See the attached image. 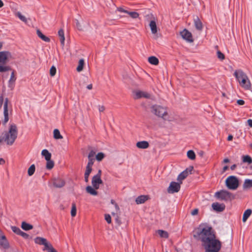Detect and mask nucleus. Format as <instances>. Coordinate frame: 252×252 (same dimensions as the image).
Here are the masks:
<instances>
[{
	"label": "nucleus",
	"instance_id": "nucleus-55",
	"mask_svg": "<svg viewBox=\"0 0 252 252\" xmlns=\"http://www.w3.org/2000/svg\"><path fill=\"white\" fill-rule=\"evenodd\" d=\"M47 252H57V251L53 248L52 245L50 246V247L47 250Z\"/></svg>",
	"mask_w": 252,
	"mask_h": 252
},
{
	"label": "nucleus",
	"instance_id": "nucleus-45",
	"mask_svg": "<svg viewBox=\"0 0 252 252\" xmlns=\"http://www.w3.org/2000/svg\"><path fill=\"white\" fill-rule=\"evenodd\" d=\"M104 157V155L102 153H99L96 156V159L98 161H101Z\"/></svg>",
	"mask_w": 252,
	"mask_h": 252
},
{
	"label": "nucleus",
	"instance_id": "nucleus-36",
	"mask_svg": "<svg viewBox=\"0 0 252 252\" xmlns=\"http://www.w3.org/2000/svg\"><path fill=\"white\" fill-rule=\"evenodd\" d=\"M84 65V61L83 59H80L79 61L78 65L76 68L77 71L78 72L81 71L83 69V66Z\"/></svg>",
	"mask_w": 252,
	"mask_h": 252
},
{
	"label": "nucleus",
	"instance_id": "nucleus-37",
	"mask_svg": "<svg viewBox=\"0 0 252 252\" xmlns=\"http://www.w3.org/2000/svg\"><path fill=\"white\" fill-rule=\"evenodd\" d=\"M35 165L34 164H32V165H31V166L29 168L28 170V173L29 176H32L34 174V173L35 172Z\"/></svg>",
	"mask_w": 252,
	"mask_h": 252
},
{
	"label": "nucleus",
	"instance_id": "nucleus-47",
	"mask_svg": "<svg viewBox=\"0 0 252 252\" xmlns=\"http://www.w3.org/2000/svg\"><path fill=\"white\" fill-rule=\"evenodd\" d=\"M217 57L220 60H223L224 59V55L221 53L220 51H217Z\"/></svg>",
	"mask_w": 252,
	"mask_h": 252
},
{
	"label": "nucleus",
	"instance_id": "nucleus-21",
	"mask_svg": "<svg viewBox=\"0 0 252 252\" xmlns=\"http://www.w3.org/2000/svg\"><path fill=\"white\" fill-rule=\"evenodd\" d=\"M136 146L139 149H145L149 147V144L146 141H142L138 142L136 143Z\"/></svg>",
	"mask_w": 252,
	"mask_h": 252
},
{
	"label": "nucleus",
	"instance_id": "nucleus-58",
	"mask_svg": "<svg viewBox=\"0 0 252 252\" xmlns=\"http://www.w3.org/2000/svg\"><path fill=\"white\" fill-rule=\"evenodd\" d=\"M237 103L239 105H243L245 104V101L242 99H238Z\"/></svg>",
	"mask_w": 252,
	"mask_h": 252
},
{
	"label": "nucleus",
	"instance_id": "nucleus-34",
	"mask_svg": "<svg viewBox=\"0 0 252 252\" xmlns=\"http://www.w3.org/2000/svg\"><path fill=\"white\" fill-rule=\"evenodd\" d=\"M187 157L189 159H190L191 160H194L195 159L196 156H195V154L193 151L189 150L187 152Z\"/></svg>",
	"mask_w": 252,
	"mask_h": 252
},
{
	"label": "nucleus",
	"instance_id": "nucleus-43",
	"mask_svg": "<svg viewBox=\"0 0 252 252\" xmlns=\"http://www.w3.org/2000/svg\"><path fill=\"white\" fill-rule=\"evenodd\" d=\"M16 15L18 17V18L21 20L23 22H25V23H27V19L26 18L22 15V14L20 12H18L17 13H16Z\"/></svg>",
	"mask_w": 252,
	"mask_h": 252
},
{
	"label": "nucleus",
	"instance_id": "nucleus-16",
	"mask_svg": "<svg viewBox=\"0 0 252 252\" xmlns=\"http://www.w3.org/2000/svg\"><path fill=\"white\" fill-rule=\"evenodd\" d=\"M103 183L102 180L101 178L94 176L92 180V184L93 187L95 189H97L99 188V185Z\"/></svg>",
	"mask_w": 252,
	"mask_h": 252
},
{
	"label": "nucleus",
	"instance_id": "nucleus-20",
	"mask_svg": "<svg viewBox=\"0 0 252 252\" xmlns=\"http://www.w3.org/2000/svg\"><path fill=\"white\" fill-rule=\"evenodd\" d=\"M0 246L3 249H8L9 248V244L5 236V238H0Z\"/></svg>",
	"mask_w": 252,
	"mask_h": 252
},
{
	"label": "nucleus",
	"instance_id": "nucleus-27",
	"mask_svg": "<svg viewBox=\"0 0 252 252\" xmlns=\"http://www.w3.org/2000/svg\"><path fill=\"white\" fill-rule=\"evenodd\" d=\"M22 228L26 231H28L33 228V226L25 221H23L21 224Z\"/></svg>",
	"mask_w": 252,
	"mask_h": 252
},
{
	"label": "nucleus",
	"instance_id": "nucleus-8",
	"mask_svg": "<svg viewBox=\"0 0 252 252\" xmlns=\"http://www.w3.org/2000/svg\"><path fill=\"white\" fill-rule=\"evenodd\" d=\"M35 243L40 245H43L44 248L43 251H47L52 245L51 243L48 242L46 239L40 237H37L34 239Z\"/></svg>",
	"mask_w": 252,
	"mask_h": 252
},
{
	"label": "nucleus",
	"instance_id": "nucleus-49",
	"mask_svg": "<svg viewBox=\"0 0 252 252\" xmlns=\"http://www.w3.org/2000/svg\"><path fill=\"white\" fill-rule=\"evenodd\" d=\"M105 220L107 221V222L109 224L111 223V217L109 214L105 215Z\"/></svg>",
	"mask_w": 252,
	"mask_h": 252
},
{
	"label": "nucleus",
	"instance_id": "nucleus-12",
	"mask_svg": "<svg viewBox=\"0 0 252 252\" xmlns=\"http://www.w3.org/2000/svg\"><path fill=\"white\" fill-rule=\"evenodd\" d=\"M135 99H140L141 98H149L151 97V94L146 92H144L140 90L135 91L134 92Z\"/></svg>",
	"mask_w": 252,
	"mask_h": 252
},
{
	"label": "nucleus",
	"instance_id": "nucleus-42",
	"mask_svg": "<svg viewBox=\"0 0 252 252\" xmlns=\"http://www.w3.org/2000/svg\"><path fill=\"white\" fill-rule=\"evenodd\" d=\"M128 14L131 18L133 19H136L139 17V14L136 12H129L128 11Z\"/></svg>",
	"mask_w": 252,
	"mask_h": 252
},
{
	"label": "nucleus",
	"instance_id": "nucleus-38",
	"mask_svg": "<svg viewBox=\"0 0 252 252\" xmlns=\"http://www.w3.org/2000/svg\"><path fill=\"white\" fill-rule=\"evenodd\" d=\"M11 70V68L9 66L0 65V72H4Z\"/></svg>",
	"mask_w": 252,
	"mask_h": 252
},
{
	"label": "nucleus",
	"instance_id": "nucleus-5",
	"mask_svg": "<svg viewBox=\"0 0 252 252\" xmlns=\"http://www.w3.org/2000/svg\"><path fill=\"white\" fill-rule=\"evenodd\" d=\"M150 111L154 115L164 120H165V117L168 115L167 108L158 104L151 105Z\"/></svg>",
	"mask_w": 252,
	"mask_h": 252
},
{
	"label": "nucleus",
	"instance_id": "nucleus-33",
	"mask_svg": "<svg viewBox=\"0 0 252 252\" xmlns=\"http://www.w3.org/2000/svg\"><path fill=\"white\" fill-rule=\"evenodd\" d=\"M157 232L160 237L162 238H167L169 236L168 232L164 230H158Z\"/></svg>",
	"mask_w": 252,
	"mask_h": 252
},
{
	"label": "nucleus",
	"instance_id": "nucleus-2",
	"mask_svg": "<svg viewBox=\"0 0 252 252\" xmlns=\"http://www.w3.org/2000/svg\"><path fill=\"white\" fill-rule=\"evenodd\" d=\"M17 135V126L15 124H11L9 125L8 131L3 132L1 137L7 145H12L16 139Z\"/></svg>",
	"mask_w": 252,
	"mask_h": 252
},
{
	"label": "nucleus",
	"instance_id": "nucleus-28",
	"mask_svg": "<svg viewBox=\"0 0 252 252\" xmlns=\"http://www.w3.org/2000/svg\"><path fill=\"white\" fill-rule=\"evenodd\" d=\"M86 191L91 195H97V191L95 190V189L94 187L93 188L91 186H89L86 187Z\"/></svg>",
	"mask_w": 252,
	"mask_h": 252
},
{
	"label": "nucleus",
	"instance_id": "nucleus-61",
	"mask_svg": "<svg viewBox=\"0 0 252 252\" xmlns=\"http://www.w3.org/2000/svg\"><path fill=\"white\" fill-rule=\"evenodd\" d=\"M101 170H99L98 171L97 173L95 175H94V176L99 177V178H101Z\"/></svg>",
	"mask_w": 252,
	"mask_h": 252
},
{
	"label": "nucleus",
	"instance_id": "nucleus-1",
	"mask_svg": "<svg viewBox=\"0 0 252 252\" xmlns=\"http://www.w3.org/2000/svg\"><path fill=\"white\" fill-rule=\"evenodd\" d=\"M193 237L200 240L203 244L208 241L206 239L214 238L215 234L211 226L202 224L194 231Z\"/></svg>",
	"mask_w": 252,
	"mask_h": 252
},
{
	"label": "nucleus",
	"instance_id": "nucleus-51",
	"mask_svg": "<svg viewBox=\"0 0 252 252\" xmlns=\"http://www.w3.org/2000/svg\"><path fill=\"white\" fill-rule=\"evenodd\" d=\"M19 235L21 236L22 237H23L24 239H28L30 237V236L29 234H28L27 233H26L22 231L21 232L20 234Z\"/></svg>",
	"mask_w": 252,
	"mask_h": 252
},
{
	"label": "nucleus",
	"instance_id": "nucleus-52",
	"mask_svg": "<svg viewBox=\"0 0 252 252\" xmlns=\"http://www.w3.org/2000/svg\"><path fill=\"white\" fill-rule=\"evenodd\" d=\"M76 21V27L79 31L83 30L82 26H81V24L79 23V21L78 20H75Z\"/></svg>",
	"mask_w": 252,
	"mask_h": 252
},
{
	"label": "nucleus",
	"instance_id": "nucleus-62",
	"mask_svg": "<svg viewBox=\"0 0 252 252\" xmlns=\"http://www.w3.org/2000/svg\"><path fill=\"white\" fill-rule=\"evenodd\" d=\"M247 123H248V124L249 125V126L251 127H252V119H249V120L247 121Z\"/></svg>",
	"mask_w": 252,
	"mask_h": 252
},
{
	"label": "nucleus",
	"instance_id": "nucleus-4",
	"mask_svg": "<svg viewBox=\"0 0 252 252\" xmlns=\"http://www.w3.org/2000/svg\"><path fill=\"white\" fill-rule=\"evenodd\" d=\"M208 241L203 244L204 247L205 251H214L217 252H219L221 247V243L218 239L211 238V239H207Z\"/></svg>",
	"mask_w": 252,
	"mask_h": 252
},
{
	"label": "nucleus",
	"instance_id": "nucleus-56",
	"mask_svg": "<svg viewBox=\"0 0 252 252\" xmlns=\"http://www.w3.org/2000/svg\"><path fill=\"white\" fill-rule=\"evenodd\" d=\"M47 252H57V251L53 248L52 245L50 246V247L47 250Z\"/></svg>",
	"mask_w": 252,
	"mask_h": 252
},
{
	"label": "nucleus",
	"instance_id": "nucleus-24",
	"mask_svg": "<svg viewBox=\"0 0 252 252\" xmlns=\"http://www.w3.org/2000/svg\"><path fill=\"white\" fill-rule=\"evenodd\" d=\"M36 33H37L38 36L39 38H40L42 40H43V41L47 42H50V38L49 37L46 36L45 35H44L39 30H37L36 31Z\"/></svg>",
	"mask_w": 252,
	"mask_h": 252
},
{
	"label": "nucleus",
	"instance_id": "nucleus-46",
	"mask_svg": "<svg viewBox=\"0 0 252 252\" xmlns=\"http://www.w3.org/2000/svg\"><path fill=\"white\" fill-rule=\"evenodd\" d=\"M56 73V68L54 66H52L50 69V74L51 76H54Z\"/></svg>",
	"mask_w": 252,
	"mask_h": 252
},
{
	"label": "nucleus",
	"instance_id": "nucleus-22",
	"mask_svg": "<svg viewBox=\"0 0 252 252\" xmlns=\"http://www.w3.org/2000/svg\"><path fill=\"white\" fill-rule=\"evenodd\" d=\"M149 26L150 27L151 32L153 34H155L157 33V26L156 22L155 20H151L150 21Z\"/></svg>",
	"mask_w": 252,
	"mask_h": 252
},
{
	"label": "nucleus",
	"instance_id": "nucleus-30",
	"mask_svg": "<svg viewBox=\"0 0 252 252\" xmlns=\"http://www.w3.org/2000/svg\"><path fill=\"white\" fill-rule=\"evenodd\" d=\"M41 155L44 157L46 160H49L51 158V154L46 149L42 151Z\"/></svg>",
	"mask_w": 252,
	"mask_h": 252
},
{
	"label": "nucleus",
	"instance_id": "nucleus-41",
	"mask_svg": "<svg viewBox=\"0 0 252 252\" xmlns=\"http://www.w3.org/2000/svg\"><path fill=\"white\" fill-rule=\"evenodd\" d=\"M11 228L13 232L19 235L20 234V233L22 231V230L19 227L15 226H12Z\"/></svg>",
	"mask_w": 252,
	"mask_h": 252
},
{
	"label": "nucleus",
	"instance_id": "nucleus-40",
	"mask_svg": "<svg viewBox=\"0 0 252 252\" xmlns=\"http://www.w3.org/2000/svg\"><path fill=\"white\" fill-rule=\"evenodd\" d=\"M76 215V207L75 203L72 204V207L71 210V215L72 217H75Z\"/></svg>",
	"mask_w": 252,
	"mask_h": 252
},
{
	"label": "nucleus",
	"instance_id": "nucleus-64",
	"mask_svg": "<svg viewBox=\"0 0 252 252\" xmlns=\"http://www.w3.org/2000/svg\"><path fill=\"white\" fill-rule=\"evenodd\" d=\"M233 139V136L232 135H229L227 137L228 141H231Z\"/></svg>",
	"mask_w": 252,
	"mask_h": 252
},
{
	"label": "nucleus",
	"instance_id": "nucleus-54",
	"mask_svg": "<svg viewBox=\"0 0 252 252\" xmlns=\"http://www.w3.org/2000/svg\"><path fill=\"white\" fill-rule=\"evenodd\" d=\"M117 10L118 11L121 12H124L125 13H128L127 10L124 9L123 7H117Z\"/></svg>",
	"mask_w": 252,
	"mask_h": 252
},
{
	"label": "nucleus",
	"instance_id": "nucleus-48",
	"mask_svg": "<svg viewBox=\"0 0 252 252\" xmlns=\"http://www.w3.org/2000/svg\"><path fill=\"white\" fill-rule=\"evenodd\" d=\"M92 171V167L86 166V171L85 172V174L86 175H90V173Z\"/></svg>",
	"mask_w": 252,
	"mask_h": 252
},
{
	"label": "nucleus",
	"instance_id": "nucleus-59",
	"mask_svg": "<svg viewBox=\"0 0 252 252\" xmlns=\"http://www.w3.org/2000/svg\"><path fill=\"white\" fill-rule=\"evenodd\" d=\"M3 103V96L2 95L0 96V109H1Z\"/></svg>",
	"mask_w": 252,
	"mask_h": 252
},
{
	"label": "nucleus",
	"instance_id": "nucleus-29",
	"mask_svg": "<svg viewBox=\"0 0 252 252\" xmlns=\"http://www.w3.org/2000/svg\"><path fill=\"white\" fill-rule=\"evenodd\" d=\"M252 213V211L250 209H248L245 211V212L243 214V220H242L243 222H245L247 220V219L249 218V217L251 215Z\"/></svg>",
	"mask_w": 252,
	"mask_h": 252
},
{
	"label": "nucleus",
	"instance_id": "nucleus-10",
	"mask_svg": "<svg viewBox=\"0 0 252 252\" xmlns=\"http://www.w3.org/2000/svg\"><path fill=\"white\" fill-rule=\"evenodd\" d=\"M181 184L180 182L179 183L171 182L167 189L168 192L169 193L178 192L180 189Z\"/></svg>",
	"mask_w": 252,
	"mask_h": 252
},
{
	"label": "nucleus",
	"instance_id": "nucleus-35",
	"mask_svg": "<svg viewBox=\"0 0 252 252\" xmlns=\"http://www.w3.org/2000/svg\"><path fill=\"white\" fill-rule=\"evenodd\" d=\"M242 158L243 162L248 163V164H251L252 163V158L250 156L248 155L243 156Z\"/></svg>",
	"mask_w": 252,
	"mask_h": 252
},
{
	"label": "nucleus",
	"instance_id": "nucleus-15",
	"mask_svg": "<svg viewBox=\"0 0 252 252\" xmlns=\"http://www.w3.org/2000/svg\"><path fill=\"white\" fill-rule=\"evenodd\" d=\"M11 56V53L8 51L0 52V63L3 64L6 63L8 58Z\"/></svg>",
	"mask_w": 252,
	"mask_h": 252
},
{
	"label": "nucleus",
	"instance_id": "nucleus-23",
	"mask_svg": "<svg viewBox=\"0 0 252 252\" xmlns=\"http://www.w3.org/2000/svg\"><path fill=\"white\" fill-rule=\"evenodd\" d=\"M148 198V197L147 195H140L136 198L135 202L137 204L144 203Z\"/></svg>",
	"mask_w": 252,
	"mask_h": 252
},
{
	"label": "nucleus",
	"instance_id": "nucleus-19",
	"mask_svg": "<svg viewBox=\"0 0 252 252\" xmlns=\"http://www.w3.org/2000/svg\"><path fill=\"white\" fill-rule=\"evenodd\" d=\"M193 21L195 28L198 31H201L203 29L202 23L197 16L194 18Z\"/></svg>",
	"mask_w": 252,
	"mask_h": 252
},
{
	"label": "nucleus",
	"instance_id": "nucleus-18",
	"mask_svg": "<svg viewBox=\"0 0 252 252\" xmlns=\"http://www.w3.org/2000/svg\"><path fill=\"white\" fill-rule=\"evenodd\" d=\"M16 80V77L15 76L14 71L13 70L11 74L10 78L8 81V86L10 89L11 90H12L15 87Z\"/></svg>",
	"mask_w": 252,
	"mask_h": 252
},
{
	"label": "nucleus",
	"instance_id": "nucleus-44",
	"mask_svg": "<svg viewBox=\"0 0 252 252\" xmlns=\"http://www.w3.org/2000/svg\"><path fill=\"white\" fill-rule=\"evenodd\" d=\"M112 215L113 216H115L116 218H115V222L119 225L120 226L122 222H121V221L120 220V219L119 218V217H118L117 215H116L115 213H112Z\"/></svg>",
	"mask_w": 252,
	"mask_h": 252
},
{
	"label": "nucleus",
	"instance_id": "nucleus-60",
	"mask_svg": "<svg viewBox=\"0 0 252 252\" xmlns=\"http://www.w3.org/2000/svg\"><path fill=\"white\" fill-rule=\"evenodd\" d=\"M98 110L100 112H103L105 110V107L103 105H99L98 106Z\"/></svg>",
	"mask_w": 252,
	"mask_h": 252
},
{
	"label": "nucleus",
	"instance_id": "nucleus-32",
	"mask_svg": "<svg viewBox=\"0 0 252 252\" xmlns=\"http://www.w3.org/2000/svg\"><path fill=\"white\" fill-rule=\"evenodd\" d=\"M54 138L56 139H62L63 136L61 135L59 129H55L53 131Z\"/></svg>",
	"mask_w": 252,
	"mask_h": 252
},
{
	"label": "nucleus",
	"instance_id": "nucleus-3",
	"mask_svg": "<svg viewBox=\"0 0 252 252\" xmlns=\"http://www.w3.org/2000/svg\"><path fill=\"white\" fill-rule=\"evenodd\" d=\"M234 75L238 81L240 85L245 90H250L251 87V82L247 74L242 70H236Z\"/></svg>",
	"mask_w": 252,
	"mask_h": 252
},
{
	"label": "nucleus",
	"instance_id": "nucleus-14",
	"mask_svg": "<svg viewBox=\"0 0 252 252\" xmlns=\"http://www.w3.org/2000/svg\"><path fill=\"white\" fill-rule=\"evenodd\" d=\"M8 99L7 98L5 99L3 104V114H4V120L3 123L5 125L9 120L8 117Z\"/></svg>",
	"mask_w": 252,
	"mask_h": 252
},
{
	"label": "nucleus",
	"instance_id": "nucleus-25",
	"mask_svg": "<svg viewBox=\"0 0 252 252\" xmlns=\"http://www.w3.org/2000/svg\"><path fill=\"white\" fill-rule=\"evenodd\" d=\"M58 35L60 37V41L62 46H64V32L63 29H60L58 32Z\"/></svg>",
	"mask_w": 252,
	"mask_h": 252
},
{
	"label": "nucleus",
	"instance_id": "nucleus-17",
	"mask_svg": "<svg viewBox=\"0 0 252 252\" xmlns=\"http://www.w3.org/2000/svg\"><path fill=\"white\" fill-rule=\"evenodd\" d=\"M212 207L213 208V210L216 212H221L224 210L225 208V205L223 203L220 204L219 203L215 202L212 204Z\"/></svg>",
	"mask_w": 252,
	"mask_h": 252
},
{
	"label": "nucleus",
	"instance_id": "nucleus-50",
	"mask_svg": "<svg viewBox=\"0 0 252 252\" xmlns=\"http://www.w3.org/2000/svg\"><path fill=\"white\" fill-rule=\"evenodd\" d=\"M89 161L87 166L92 167L93 165L94 164V158H88Z\"/></svg>",
	"mask_w": 252,
	"mask_h": 252
},
{
	"label": "nucleus",
	"instance_id": "nucleus-6",
	"mask_svg": "<svg viewBox=\"0 0 252 252\" xmlns=\"http://www.w3.org/2000/svg\"><path fill=\"white\" fill-rule=\"evenodd\" d=\"M215 196L218 199L225 201H231L235 198V196L232 193L226 190L216 192Z\"/></svg>",
	"mask_w": 252,
	"mask_h": 252
},
{
	"label": "nucleus",
	"instance_id": "nucleus-53",
	"mask_svg": "<svg viewBox=\"0 0 252 252\" xmlns=\"http://www.w3.org/2000/svg\"><path fill=\"white\" fill-rule=\"evenodd\" d=\"M95 153L94 151H91L88 155V158H94Z\"/></svg>",
	"mask_w": 252,
	"mask_h": 252
},
{
	"label": "nucleus",
	"instance_id": "nucleus-26",
	"mask_svg": "<svg viewBox=\"0 0 252 252\" xmlns=\"http://www.w3.org/2000/svg\"><path fill=\"white\" fill-rule=\"evenodd\" d=\"M243 188L244 189L252 188V180L246 179L243 184Z\"/></svg>",
	"mask_w": 252,
	"mask_h": 252
},
{
	"label": "nucleus",
	"instance_id": "nucleus-7",
	"mask_svg": "<svg viewBox=\"0 0 252 252\" xmlns=\"http://www.w3.org/2000/svg\"><path fill=\"white\" fill-rule=\"evenodd\" d=\"M225 184L229 189L235 190L239 187V182L236 177L230 176L226 179Z\"/></svg>",
	"mask_w": 252,
	"mask_h": 252
},
{
	"label": "nucleus",
	"instance_id": "nucleus-39",
	"mask_svg": "<svg viewBox=\"0 0 252 252\" xmlns=\"http://www.w3.org/2000/svg\"><path fill=\"white\" fill-rule=\"evenodd\" d=\"M47 161V163H46V168L47 169H51L53 168L54 166V162L53 160H52L51 159H49V160H46Z\"/></svg>",
	"mask_w": 252,
	"mask_h": 252
},
{
	"label": "nucleus",
	"instance_id": "nucleus-9",
	"mask_svg": "<svg viewBox=\"0 0 252 252\" xmlns=\"http://www.w3.org/2000/svg\"><path fill=\"white\" fill-rule=\"evenodd\" d=\"M193 169V167L192 166H189L178 175L177 180L182 183V181L186 178L189 174H191Z\"/></svg>",
	"mask_w": 252,
	"mask_h": 252
},
{
	"label": "nucleus",
	"instance_id": "nucleus-63",
	"mask_svg": "<svg viewBox=\"0 0 252 252\" xmlns=\"http://www.w3.org/2000/svg\"><path fill=\"white\" fill-rule=\"evenodd\" d=\"M89 175H84L85 181L86 183H88L89 182Z\"/></svg>",
	"mask_w": 252,
	"mask_h": 252
},
{
	"label": "nucleus",
	"instance_id": "nucleus-11",
	"mask_svg": "<svg viewBox=\"0 0 252 252\" xmlns=\"http://www.w3.org/2000/svg\"><path fill=\"white\" fill-rule=\"evenodd\" d=\"M53 186L56 188H62L65 184V181L60 177H54L52 180Z\"/></svg>",
	"mask_w": 252,
	"mask_h": 252
},
{
	"label": "nucleus",
	"instance_id": "nucleus-13",
	"mask_svg": "<svg viewBox=\"0 0 252 252\" xmlns=\"http://www.w3.org/2000/svg\"><path fill=\"white\" fill-rule=\"evenodd\" d=\"M180 34L182 38L188 42H192L193 41L191 33L187 29H184L181 32Z\"/></svg>",
	"mask_w": 252,
	"mask_h": 252
},
{
	"label": "nucleus",
	"instance_id": "nucleus-31",
	"mask_svg": "<svg viewBox=\"0 0 252 252\" xmlns=\"http://www.w3.org/2000/svg\"><path fill=\"white\" fill-rule=\"evenodd\" d=\"M149 62L153 65H158L159 63L158 59L155 56H151L148 58Z\"/></svg>",
	"mask_w": 252,
	"mask_h": 252
},
{
	"label": "nucleus",
	"instance_id": "nucleus-57",
	"mask_svg": "<svg viewBox=\"0 0 252 252\" xmlns=\"http://www.w3.org/2000/svg\"><path fill=\"white\" fill-rule=\"evenodd\" d=\"M198 209H195L193 210L191 212V214L192 216H194V215H197L198 214Z\"/></svg>",
	"mask_w": 252,
	"mask_h": 252
}]
</instances>
